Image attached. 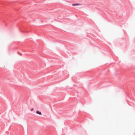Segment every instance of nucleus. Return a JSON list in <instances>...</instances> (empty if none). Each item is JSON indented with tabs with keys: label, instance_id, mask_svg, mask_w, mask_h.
Returning a JSON list of instances; mask_svg holds the SVG:
<instances>
[{
	"label": "nucleus",
	"instance_id": "1",
	"mask_svg": "<svg viewBox=\"0 0 135 135\" xmlns=\"http://www.w3.org/2000/svg\"><path fill=\"white\" fill-rule=\"evenodd\" d=\"M81 4L79 3H73L72 4L73 6H77L81 5Z\"/></svg>",
	"mask_w": 135,
	"mask_h": 135
},
{
	"label": "nucleus",
	"instance_id": "2",
	"mask_svg": "<svg viewBox=\"0 0 135 135\" xmlns=\"http://www.w3.org/2000/svg\"><path fill=\"white\" fill-rule=\"evenodd\" d=\"M36 113L38 114L39 115H42V113H41V112L38 111V110H37L36 111Z\"/></svg>",
	"mask_w": 135,
	"mask_h": 135
},
{
	"label": "nucleus",
	"instance_id": "3",
	"mask_svg": "<svg viewBox=\"0 0 135 135\" xmlns=\"http://www.w3.org/2000/svg\"><path fill=\"white\" fill-rule=\"evenodd\" d=\"M17 53L18 54L20 55L21 56L22 55V54L19 52H18Z\"/></svg>",
	"mask_w": 135,
	"mask_h": 135
},
{
	"label": "nucleus",
	"instance_id": "4",
	"mask_svg": "<svg viewBox=\"0 0 135 135\" xmlns=\"http://www.w3.org/2000/svg\"><path fill=\"white\" fill-rule=\"evenodd\" d=\"M33 110V108H32V109H31V111H32Z\"/></svg>",
	"mask_w": 135,
	"mask_h": 135
}]
</instances>
